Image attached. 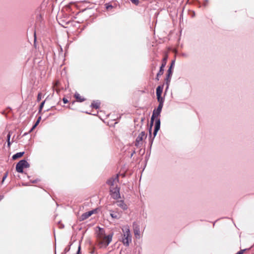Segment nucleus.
I'll list each match as a JSON object with an SVG mask.
<instances>
[{
  "label": "nucleus",
  "mask_w": 254,
  "mask_h": 254,
  "mask_svg": "<svg viewBox=\"0 0 254 254\" xmlns=\"http://www.w3.org/2000/svg\"><path fill=\"white\" fill-rule=\"evenodd\" d=\"M75 98L77 99L78 101L82 102L84 101V98L81 96L78 93H76L74 95Z\"/></svg>",
  "instance_id": "11"
},
{
  "label": "nucleus",
  "mask_w": 254,
  "mask_h": 254,
  "mask_svg": "<svg viewBox=\"0 0 254 254\" xmlns=\"http://www.w3.org/2000/svg\"><path fill=\"white\" fill-rule=\"evenodd\" d=\"M118 178L117 177L109 180L108 184L110 186V194L114 199L120 197L119 188H118Z\"/></svg>",
  "instance_id": "2"
},
{
  "label": "nucleus",
  "mask_w": 254,
  "mask_h": 254,
  "mask_svg": "<svg viewBox=\"0 0 254 254\" xmlns=\"http://www.w3.org/2000/svg\"><path fill=\"white\" fill-rule=\"evenodd\" d=\"M163 90V87L161 86H158L156 90V94L157 96V99L158 101H159L160 103L162 102V98H161V94L162 93Z\"/></svg>",
  "instance_id": "7"
},
{
  "label": "nucleus",
  "mask_w": 254,
  "mask_h": 254,
  "mask_svg": "<svg viewBox=\"0 0 254 254\" xmlns=\"http://www.w3.org/2000/svg\"><path fill=\"white\" fill-rule=\"evenodd\" d=\"M10 133H9L7 135V144H8V146H10Z\"/></svg>",
  "instance_id": "14"
},
{
  "label": "nucleus",
  "mask_w": 254,
  "mask_h": 254,
  "mask_svg": "<svg viewBox=\"0 0 254 254\" xmlns=\"http://www.w3.org/2000/svg\"><path fill=\"white\" fill-rule=\"evenodd\" d=\"M111 216L112 217H114V218H116V217H117V216H114V215H113V214H111Z\"/></svg>",
  "instance_id": "23"
},
{
  "label": "nucleus",
  "mask_w": 254,
  "mask_h": 254,
  "mask_svg": "<svg viewBox=\"0 0 254 254\" xmlns=\"http://www.w3.org/2000/svg\"><path fill=\"white\" fill-rule=\"evenodd\" d=\"M44 103H45V101L43 102L41 104V106H40V110L42 109V108H43L44 105Z\"/></svg>",
  "instance_id": "18"
},
{
  "label": "nucleus",
  "mask_w": 254,
  "mask_h": 254,
  "mask_svg": "<svg viewBox=\"0 0 254 254\" xmlns=\"http://www.w3.org/2000/svg\"><path fill=\"white\" fill-rule=\"evenodd\" d=\"M38 100H39V99H40L39 95H38Z\"/></svg>",
  "instance_id": "27"
},
{
  "label": "nucleus",
  "mask_w": 254,
  "mask_h": 254,
  "mask_svg": "<svg viewBox=\"0 0 254 254\" xmlns=\"http://www.w3.org/2000/svg\"><path fill=\"white\" fill-rule=\"evenodd\" d=\"M160 126V122L159 120H158L156 122V124H155V130L154 131V136H156L158 131L159 130Z\"/></svg>",
  "instance_id": "9"
},
{
  "label": "nucleus",
  "mask_w": 254,
  "mask_h": 254,
  "mask_svg": "<svg viewBox=\"0 0 254 254\" xmlns=\"http://www.w3.org/2000/svg\"><path fill=\"white\" fill-rule=\"evenodd\" d=\"M165 65V63L163 64H162V65L161 67V69H162L164 67Z\"/></svg>",
  "instance_id": "22"
},
{
  "label": "nucleus",
  "mask_w": 254,
  "mask_h": 254,
  "mask_svg": "<svg viewBox=\"0 0 254 254\" xmlns=\"http://www.w3.org/2000/svg\"><path fill=\"white\" fill-rule=\"evenodd\" d=\"M146 137V135L144 132H141L139 135L136 138V141L139 142L142 140L144 138Z\"/></svg>",
  "instance_id": "10"
},
{
  "label": "nucleus",
  "mask_w": 254,
  "mask_h": 254,
  "mask_svg": "<svg viewBox=\"0 0 254 254\" xmlns=\"http://www.w3.org/2000/svg\"><path fill=\"white\" fill-rule=\"evenodd\" d=\"M106 8L107 10H110L113 8V6L110 3H106L105 4Z\"/></svg>",
  "instance_id": "13"
},
{
  "label": "nucleus",
  "mask_w": 254,
  "mask_h": 254,
  "mask_svg": "<svg viewBox=\"0 0 254 254\" xmlns=\"http://www.w3.org/2000/svg\"><path fill=\"white\" fill-rule=\"evenodd\" d=\"M123 236L122 242L124 245L128 246L131 241V237L129 228L127 226H126L123 228Z\"/></svg>",
  "instance_id": "3"
},
{
  "label": "nucleus",
  "mask_w": 254,
  "mask_h": 254,
  "mask_svg": "<svg viewBox=\"0 0 254 254\" xmlns=\"http://www.w3.org/2000/svg\"><path fill=\"white\" fill-rule=\"evenodd\" d=\"M153 119L152 118L151 119V123H150V133H151V127L153 126Z\"/></svg>",
  "instance_id": "16"
},
{
  "label": "nucleus",
  "mask_w": 254,
  "mask_h": 254,
  "mask_svg": "<svg viewBox=\"0 0 254 254\" xmlns=\"http://www.w3.org/2000/svg\"><path fill=\"white\" fill-rule=\"evenodd\" d=\"M161 108H162V106H161V105H160V106H159V109H161Z\"/></svg>",
  "instance_id": "25"
},
{
  "label": "nucleus",
  "mask_w": 254,
  "mask_h": 254,
  "mask_svg": "<svg viewBox=\"0 0 254 254\" xmlns=\"http://www.w3.org/2000/svg\"><path fill=\"white\" fill-rule=\"evenodd\" d=\"M96 212V210H91L87 212L83 213L81 217H80V220H84L87 218H88L89 216H90L93 213H95Z\"/></svg>",
  "instance_id": "6"
},
{
  "label": "nucleus",
  "mask_w": 254,
  "mask_h": 254,
  "mask_svg": "<svg viewBox=\"0 0 254 254\" xmlns=\"http://www.w3.org/2000/svg\"><path fill=\"white\" fill-rule=\"evenodd\" d=\"M63 101H64V103L65 104L67 103L68 102V100L65 98L63 99Z\"/></svg>",
  "instance_id": "19"
},
{
  "label": "nucleus",
  "mask_w": 254,
  "mask_h": 254,
  "mask_svg": "<svg viewBox=\"0 0 254 254\" xmlns=\"http://www.w3.org/2000/svg\"><path fill=\"white\" fill-rule=\"evenodd\" d=\"M37 126V125L35 124V125L31 129V131L33 130Z\"/></svg>",
  "instance_id": "21"
},
{
  "label": "nucleus",
  "mask_w": 254,
  "mask_h": 254,
  "mask_svg": "<svg viewBox=\"0 0 254 254\" xmlns=\"http://www.w3.org/2000/svg\"><path fill=\"white\" fill-rule=\"evenodd\" d=\"M29 167V163L25 160L20 161L16 166V170L18 172L22 173L24 168Z\"/></svg>",
  "instance_id": "4"
},
{
  "label": "nucleus",
  "mask_w": 254,
  "mask_h": 254,
  "mask_svg": "<svg viewBox=\"0 0 254 254\" xmlns=\"http://www.w3.org/2000/svg\"><path fill=\"white\" fill-rule=\"evenodd\" d=\"M173 64H174V62H173V63H172V65H171V68L172 67V66H173Z\"/></svg>",
  "instance_id": "26"
},
{
  "label": "nucleus",
  "mask_w": 254,
  "mask_h": 254,
  "mask_svg": "<svg viewBox=\"0 0 254 254\" xmlns=\"http://www.w3.org/2000/svg\"><path fill=\"white\" fill-rule=\"evenodd\" d=\"M118 205L123 210H127L128 208L127 205L122 200L118 201Z\"/></svg>",
  "instance_id": "8"
},
{
  "label": "nucleus",
  "mask_w": 254,
  "mask_h": 254,
  "mask_svg": "<svg viewBox=\"0 0 254 254\" xmlns=\"http://www.w3.org/2000/svg\"><path fill=\"white\" fill-rule=\"evenodd\" d=\"M6 175H5V176H4L3 178V181L6 178Z\"/></svg>",
  "instance_id": "24"
},
{
  "label": "nucleus",
  "mask_w": 254,
  "mask_h": 254,
  "mask_svg": "<svg viewBox=\"0 0 254 254\" xmlns=\"http://www.w3.org/2000/svg\"><path fill=\"white\" fill-rule=\"evenodd\" d=\"M131 2L135 5H137L139 3L138 0H130Z\"/></svg>",
  "instance_id": "15"
},
{
  "label": "nucleus",
  "mask_w": 254,
  "mask_h": 254,
  "mask_svg": "<svg viewBox=\"0 0 254 254\" xmlns=\"http://www.w3.org/2000/svg\"><path fill=\"white\" fill-rule=\"evenodd\" d=\"M133 230L135 237L140 239L141 236V228L139 224L134 223L133 224Z\"/></svg>",
  "instance_id": "5"
},
{
  "label": "nucleus",
  "mask_w": 254,
  "mask_h": 254,
  "mask_svg": "<svg viewBox=\"0 0 254 254\" xmlns=\"http://www.w3.org/2000/svg\"><path fill=\"white\" fill-rule=\"evenodd\" d=\"M244 250L241 251L236 254H243Z\"/></svg>",
  "instance_id": "20"
},
{
  "label": "nucleus",
  "mask_w": 254,
  "mask_h": 254,
  "mask_svg": "<svg viewBox=\"0 0 254 254\" xmlns=\"http://www.w3.org/2000/svg\"><path fill=\"white\" fill-rule=\"evenodd\" d=\"M41 117H39V118L38 119V120H37V121L36 123H35V124H36V125H38L39 124V122H40V120H41Z\"/></svg>",
  "instance_id": "17"
},
{
  "label": "nucleus",
  "mask_w": 254,
  "mask_h": 254,
  "mask_svg": "<svg viewBox=\"0 0 254 254\" xmlns=\"http://www.w3.org/2000/svg\"><path fill=\"white\" fill-rule=\"evenodd\" d=\"M24 154V152H19V153H17L15 154H14V155H13L12 156V159L13 160H15L18 158H20L21 157H22L23 156V155Z\"/></svg>",
  "instance_id": "12"
},
{
  "label": "nucleus",
  "mask_w": 254,
  "mask_h": 254,
  "mask_svg": "<svg viewBox=\"0 0 254 254\" xmlns=\"http://www.w3.org/2000/svg\"><path fill=\"white\" fill-rule=\"evenodd\" d=\"M99 232L98 233V241L99 245L100 248H106L112 241L113 235H106L104 230L100 228H98Z\"/></svg>",
  "instance_id": "1"
}]
</instances>
